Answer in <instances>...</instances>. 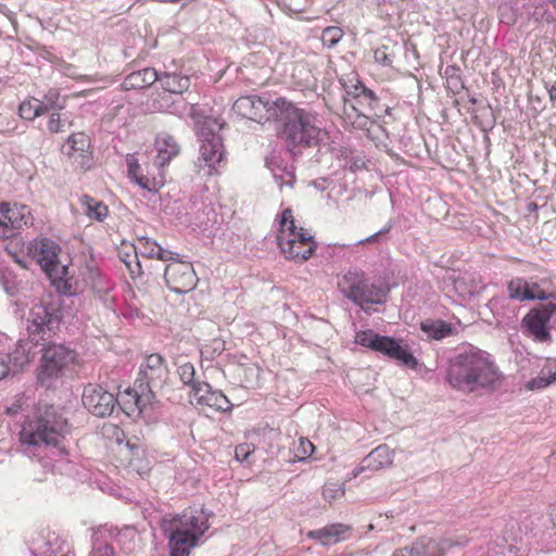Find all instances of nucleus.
I'll use <instances>...</instances> for the list:
<instances>
[{"label": "nucleus", "instance_id": "nucleus-39", "mask_svg": "<svg viewBox=\"0 0 556 556\" xmlns=\"http://www.w3.org/2000/svg\"><path fill=\"white\" fill-rule=\"evenodd\" d=\"M394 48L395 45H382L377 48L374 52L375 61L383 66H390L394 58Z\"/></svg>", "mask_w": 556, "mask_h": 556}, {"label": "nucleus", "instance_id": "nucleus-42", "mask_svg": "<svg viewBox=\"0 0 556 556\" xmlns=\"http://www.w3.org/2000/svg\"><path fill=\"white\" fill-rule=\"evenodd\" d=\"M343 495L344 489L337 483H327L323 489V497L328 502H332Z\"/></svg>", "mask_w": 556, "mask_h": 556}, {"label": "nucleus", "instance_id": "nucleus-10", "mask_svg": "<svg viewBox=\"0 0 556 556\" xmlns=\"http://www.w3.org/2000/svg\"><path fill=\"white\" fill-rule=\"evenodd\" d=\"M157 81L169 93L161 97L157 109L174 115H182L188 110V103L180 98L175 101L170 94H181L186 91L190 86V78L166 66L164 72L159 73Z\"/></svg>", "mask_w": 556, "mask_h": 556}, {"label": "nucleus", "instance_id": "nucleus-55", "mask_svg": "<svg viewBox=\"0 0 556 556\" xmlns=\"http://www.w3.org/2000/svg\"><path fill=\"white\" fill-rule=\"evenodd\" d=\"M530 291L532 292H539V293H545L538 283H530Z\"/></svg>", "mask_w": 556, "mask_h": 556}, {"label": "nucleus", "instance_id": "nucleus-43", "mask_svg": "<svg viewBox=\"0 0 556 556\" xmlns=\"http://www.w3.org/2000/svg\"><path fill=\"white\" fill-rule=\"evenodd\" d=\"M60 92L58 89H50L46 94L43 100L45 112L52 109H62L63 106L59 103Z\"/></svg>", "mask_w": 556, "mask_h": 556}, {"label": "nucleus", "instance_id": "nucleus-26", "mask_svg": "<svg viewBox=\"0 0 556 556\" xmlns=\"http://www.w3.org/2000/svg\"><path fill=\"white\" fill-rule=\"evenodd\" d=\"M509 298L518 301L555 299L553 293H539L530 291V283L522 278H515L508 283Z\"/></svg>", "mask_w": 556, "mask_h": 556}, {"label": "nucleus", "instance_id": "nucleus-1", "mask_svg": "<svg viewBox=\"0 0 556 556\" xmlns=\"http://www.w3.org/2000/svg\"><path fill=\"white\" fill-rule=\"evenodd\" d=\"M504 376L493 356L477 346L458 349L448 359L445 382L462 393H491L503 383Z\"/></svg>", "mask_w": 556, "mask_h": 556}, {"label": "nucleus", "instance_id": "nucleus-61", "mask_svg": "<svg viewBox=\"0 0 556 556\" xmlns=\"http://www.w3.org/2000/svg\"><path fill=\"white\" fill-rule=\"evenodd\" d=\"M552 1L554 2V5H555V8H556V0H552Z\"/></svg>", "mask_w": 556, "mask_h": 556}, {"label": "nucleus", "instance_id": "nucleus-54", "mask_svg": "<svg viewBox=\"0 0 556 556\" xmlns=\"http://www.w3.org/2000/svg\"><path fill=\"white\" fill-rule=\"evenodd\" d=\"M548 96L551 101H556V81L548 89Z\"/></svg>", "mask_w": 556, "mask_h": 556}, {"label": "nucleus", "instance_id": "nucleus-47", "mask_svg": "<svg viewBox=\"0 0 556 556\" xmlns=\"http://www.w3.org/2000/svg\"><path fill=\"white\" fill-rule=\"evenodd\" d=\"M390 229H391V226H388V227H386V228L375 232L374 235H371V236H369V237H367L365 239L359 240L356 244L357 245H362V244H365V243H375V242H377L379 240V238L381 236L387 235L390 231Z\"/></svg>", "mask_w": 556, "mask_h": 556}, {"label": "nucleus", "instance_id": "nucleus-5", "mask_svg": "<svg viewBox=\"0 0 556 556\" xmlns=\"http://www.w3.org/2000/svg\"><path fill=\"white\" fill-rule=\"evenodd\" d=\"M277 242L287 260L305 262L315 252L316 243L313 236L304 228H296L293 213L286 208L279 220Z\"/></svg>", "mask_w": 556, "mask_h": 556}, {"label": "nucleus", "instance_id": "nucleus-41", "mask_svg": "<svg viewBox=\"0 0 556 556\" xmlns=\"http://www.w3.org/2000/svg\"><path fill=\"white\" fill-rule=\"evenodd\" d=\"M368 88H366L361 81H356L355 84L346 85L344 84L345 96H343L342 101L344 102H354V100L359 97L362 93L366 92Z\"/></svg>", "mask_w": 556, "mask_h": 556}, {"label": "nucleus", "instance_id": "nucleus-8", "mask_svg": "<svg viewBox=\"0 0 556 556\" xmlns=\"http://www.w3.org/2000/svg\"><path fill=\"white\" fill-rule=\"evenodd\" d=\"M355 342L375 352H379L408 368L417 366V359L408 351L407 345L391 337L380 336L370 329L361 330L355 334Z\"/></svg>", "mask_w": 556, "mask_h": 556}, {"label": "nucleus", "instance_id": "nucleus-4", "mask_svg": "<svg viewBox=\"0 0 556 556\" xmlns=\"http://www.w3.org/2000/svg\"><path fill=\"white\" fill-rule=\"evenodd\" d=\"M66 431V420L58 415L53 406L39 409L38 414L24 422L20 441L28 456H38L40 450L56 446Z\"/></svg>", "mask_w": 556, "mask_h": 556}, {"label": "nucleus", "instance_id": "nucleus-49", "mask_svg": "<svg viewBox=\"0 0 556 556\" xmlns=\"http://www.w3.org/2000/svg\"><path fill=\"white\" fill-rule=\"evenodd\" d=\"M11 370L7 354H0V379L4 378Z\"/></svg>", "mask_w": 556, "mask_h": 556}, {"label": "nucleus", "instance_id": "nucleus-40", "mask_svg": "<svg viewBox=\"0 0 556 556\" xmlns=\"http://www.w3.org/2000/svg\"><path fill=\"white\" fill-rule=\"evenodd\" d=\"M354 103L361 109V111L372 112L375 105L378 103V99L370 89H367L366 92L362 93L354 100Z\"/></svg>", "mask_w": 556, "mask_h": 556}, {"label": "nucleus", "instance_id": "nucleus-57", "mask_svg": "<svg viewBox=\"0 0 556 556\" xmlns=\"http://www.w3.org/2000/svg\"><path fill=\"white\" fill-rule=\"evenodd\" d=\"M150 39H151V43H150L151 48H155L156 43H157L156 38L155 37H150Z\"/></svg>", "mask_w": 556, "mask_h": 556}, {"label": "nucleus", "instance_id": "nucleus-28", "mask_svg": "<svg viewBox=\"0 0 556 556\" xmlns=\"http://www.w3.org/2000/svg\"><path fill=\"white\" fill-rule=\"evenodd\" d=\"M159 78V72L154 68L146 67L143 70L132 72L126 76L123 86L125 89H143L154 84Z\"/></svg>", "mask_w": 556, "mask_h": 556}, {"label": "nucleus", "instance_id": "nucleus-25", "mask_svg": "<svg viewBox=\"0 0 556 556\" xmlns=\"http://www.w3.org/2000/svg\"><path fill=\"white\" fill-rule=\"evenodd\" d=\"M155 387L143 382L142 379H136L134 387L126 391V394L131 401L139 413H143L149 406L153 404L155 395L153 389Z\"/></svg>", "mask_w": 556, "mask_h": 556}, {"label": "nucleus", "instance_id": "nucleus-14", "mask_svg": "<svg viewBox=\"0 0 556 556\" xmlns=\"http://www.w3.org/2000/svg\"><path fill=\"white\" fill-rule=\"evenodd\" d=\"M75 358L76 353L62 344L48 345L43 349L38 379L46 384L48 379L58 377Z\"/></svg>", "mask_w": 556, "mask_h": 556}, {"label": "nucleus", "instance_id": "nucleus-21", "mask_svg": "<svg viewBox=\"0 0 556 556\" xmlns=\"http://www.w3.org/2000/svg\"><path fill=\"white\" fill-rule=\"evenodd\" d=\"M191 397L200 406H206L216 412H227L231 408V403L227 396L219 390H214L207 382L197 387Z\"/></svg>", "mask_w": 556, "mask_h": 556}, {"label": "nucleus", "instance_id": "nucleus-19", "mask_svg": "<svg viewBox=\"0 0 556 556\" xmlns=\"http://www.w3.org/2000/svg\"><path fill=\"white\" fill-rule=\"evenodd\" d=\"M90 139L85 132L71 135L62 148V152L74 165L85 167L90 161Z\"/></svg>", "mask_w": 556, "mask_h": 556}, {"label": "nucleus", "instance_id": "nucleus-36", "mask_svg": "<svg viewBox=\"0 0 556 556\" xmlns=\"http://www.w3.org/2000/svg\"><path fill=\"white\" fill-rule=\"evenodd\" d=\"M45 108L41 100L33 98L20 104L18 113L22 118L33 121L45 113Z\"/></svg>", "mask_w": 556, "mask_h": 556}, {"label": "nucleus", "instance_id": "nucleus-59", "mask_svg": "<svg viewBox=\"0 0 556 556\" xmlns=\"http://www.w3.org/2000/svg\"><path fill=\"white\" fill-rule=\"evenodd\" d=\"M17 408L18 407H10V408H8V410H9V413H15V412H17Z\"/></svg>", "mask_w": 556, "mask_h": 556}, {"label": "nucleus", "instance_id": "nucleus-2", "mask_svg": "<svg viewBox=\"0 0 556 556\" xmlns=\"http://www.w3.org/2000/svg\"><path fill=\"white\" fill-rule=\"evenodd\" d=\"M276 122L282 126V138L290 152L295 149L317 146L323 132L320 122L315 113L294 106L283 99Z\"/></svg>", "mask_w": 556, "mask_h": 556}, {"label": "nucleus", "instance_id": "nucleus-30", "mask_svg": "<svg viewBox=\"0 0 556 556\" xmlns=\"http://www.w3.org/2000/svg\"><path fill=\"white\" fill-rule=\"evenodd\" d=\"M128 177L136 182L140 188L147 191H157L159 182L155 178H150L144 175L142 167L139 165L135 157L127 159Z\"/></svg>", "mask_w": 556, "mask_h": 556}, {"label": "nucleus", "instance_id": "nucleus-31", "mask_svg": "<svg viewBox=\"0 0 556 556\" xmlns=\"http://www.w3.org/2000/svg\"><path fill=\"white\" fill-rule=\"evenodd\" d=\"M84 213L90 218L98 222H103L109 214L108 206L90 195H83L80 199Z\"/></svg>", "mask_w": 556, "mask_h": 556}, {"label": "nucleus", "instance_id": "nucleus-6", "mask_svg": "<svg viewBox=\"0 0 556 556\" xmlns=\"http://www.w3.org/2000/svg\"><path fill=\"white\" fill-rule=\"evenodd\" d=\"M28 254L40 265L53 285L58 288L60 283L66 285L68 268L62 261L61 248L55 241L48 238L34 240L28 245Z\"/></svg>", "mask_w": 556, "mask_h": 556}, {"label": "nucleus", "instance_id": "nucleus-23", "mask_svg": "<svg viewBox=\"0 0 556 556\" xmlns=\"http://www.w3.org/2000/svg\"><path fill=\"white\" fill-rule=\"evenodd\" d=\"M351 526L344 523H331L324 528L312 530L307 533V538L319 542L321 545L328 546L350 538Z\"/></svg>", "mask_w": 556, "mask_h": 556}, {"label": "nucleus", "instance_id": "nucleus-48", "mask_svg": "<svg viewBox=\"0 0 556 556\" xmlns=\"http://www.w3.org/2000/svg\"><path fill=\"white\" fill-rule=\"evenodd\" d=\"M92 556H114V551L109 544L101 543L93 548Z\"/></svg>", "mask_w": 556, "mask_h": 556}, {"label": "nucleus", "instance_id": "nucleus-50", "mask_svg": "<svg viewBox=\"0 0 556 556\" xmlns=\"http://www.w3.org/2000/svg\"><path fill=\"white\" fill-rule=\"evenodd\" d=\"M544 375L551 379L552 383L556 381V363H547L544 367Z\"/></svg>", "mask_w": 556, "mask_h": 556}, {"label": "nucleus", "instance_id": "nucleus-16", "mask_svg": "<svg viewBox=\"0 0 556 556\" xmlns=\"http://www.w3.org/2000/svg\"><path fill=\"white\" fill-rule=\"evenodd\" d=\"M84 406L94 416L106 417L116 405L115 395L99 384L89 383L85 387L81 397Z\"/></svg>", "mask_w": 556, "mask_h": 556}, {"label": "nucleus", "instance_id": "nucleus-24", "mask_svg": "<svg viewBox=\"0 0 556 556\" xmlns=\"http://www.w3.org/2000/svg\"><path fill=\"white\" fill-rule=\"evenodd\" d=\"M136 258L138 255L148 257V258H157L161 261L173 260L174 253L163 249L155 240L148 237H140L137 239L136 244L134 245ZM138 271H140L141 264L139 260L135 262Z\"/></svg>", "mask_w": 556, "mask_h": 556}, {"label": "nucleus", "instance_id": "nucleus-32", "mask_svg": "<svg viewBox=\"0 0 556 556\" xmlns=\"http://www.w3.org/2000/svg\"><path fill=\"white\" fill-rule=\"evenodd\" d=\"M31 553L34 556H53L61 552V543L55 534L48 535L46 539H38L33 542Z\"/></svg>", "mask_w": 556, "mask_h": 556}, {"label": "nucleus", "instance_id": "nucleus-18", "mask_svg": "<svg viewBox=\"0 0 556 556\" xmlns=\"http://www.w3.org/2000/svg\"><path fill=\"white\" fill-rule=\"evenodd\" d=\"M469 539L465 535L455 538H445L434 540L431 538H421L413 543V553L415 556H442L452 547L465 546Z\"/></svg>", "mask_w": 556, "mask_h": 556}, {"label": "nucleus", "instance_id": "nucleus-46", "mask_svg": "<svg viewBox=\"0 0 556 556\" xmlns=\"http://www.w3.org/2000/svg\"><path fill=\"white\" fill-rule=\"evenodd\" d=\"M314 450H315V447L311 441H308L305 438H300L299 447H298L299 454H296V456L300 459H304V458L311 456L313 454Z\"/></svg>", "mask_w": 556, "mask_h": 556}, {"label": "nucleus", "instance_id": "nucleus-35", "mask_svg": "<svg viewBox=\"0 0 556 556\" xmlns=\"http://www.w3.org/2000/svg\"><path fill=\"white\" fill-rule=\"evenodd\" d=\"M177 374L181 382L190 388V396L194 393V389L197 387L205 383L204 381H199L195 378V368L189 362L180 364L177 368Z\"/></svg>", "mask_w": 556, "mask_h": 556}, {"label": "nucleus", "instance_id": "nucleus-58", "mask_svg": "<svg viewBox=\"0 0 556 556\" xmlns=\"http://www.w3.org/2000/svg\"><path fill=\"white\" fill-rule=\"evenodd\" d=\"M125 264H126V266L128 267V269L130 270V273H132V274H134V273H135V269L132 268L131 263H130V262H128V261H125Z\"/></svg>", "mask_w": 556, "mask_h": 556}, {"label": "nucleus", "instance_id": "nucleus-7", "mask_svg": "<svg viewBox=\"0 0 556 556\" xmlns=\"http://www.w3.org/2000/svg\"><path fill=\"white\" fill-rule=\"evenodd\" d=\"M342 294L367 311V305L380 304L384 301L387 291L379 283H369L363 271H348L338 281Z\"/></svg>", "mask_w": 556, "mask_h": 556}, {"label": "nucleus", "instance_id": "nucleus-12", "mask_svg": "<svg viewBox=\"0 0 556 556\" xmlns=\"http://www.w3.org/2000/svg\"><path fill=\"white\" fill-rule=\"evenodd\" d=\"M283 98L269 100L266 97L247 96L239 98L232 105L238 115L258 123L275 121Z\"/></svg>", "mask_w": 556, "mask_h": 556}, {"label": "nucleus", "instance_id": "nucleus-44", "mask_svg": "<svg viewBox=\"0 0 556 556\" xmlns=\"http://www.w3.org/2000/svg\"><path fill=\"white\" fill-rule=\"evenodd\" d=\"M552 383L551 379L547 377V375H544V368L541 369L539 376L536 378L531 379L527 383V388L529 390H539L546 388Z\"/></svg>", "mask_w": 556, "mask_h": 556}, {"label": "nucleus", "instance_id": "nucleus-51", "mask_svg": "<svg viewBox=\"0 0 556 556\" xmlns=\"http://www.w3.org/2000/svg\"><path fill=\"white\" fill-rule=\"evenodd\" d=\"M413 546L396 549L392 556H415Z\"/></svg>", "mask_w": 556, "mask_h": 556}, {"label": "nucleus", "instance_id": "nucleus-52", "mask_svg": "<svg viewBox=\"0 0 556 556\" xmlns=\"http://www.w3.org/2000/svg\"><path fill=\"white\" fill-rule=\"evenodd\" d=\"M340 37H331L328 41L324 40V37H321V41L324 46H327L328 48L334 47L339 42Z\"/></svg>", "mask_w": 556, "mask_h": 556}, {"label": "nucleus", "instance_id": "nucleus-45", "mask_svg": "<svg viewBox=\"0 0 556 556\" xmlns=\"http://www.w3.org/2000/svg\"><path fill=\"white\" fill-rule=\"evenodd\" d=\"M254 452V446L249 443H242L235 448V458L238 462H244L249 459V456Z\"/></svg>", "mask_w": 556, "mask_h": 556}, {"label": "nucleus", "instance_id": "nucleus-17", "mask_svg": "<svg viewBox=\"0 0 556 556\" xmlns=\"http://www.w3.org/2000/svg\"><path fill=\"white\" fill-rule=\"evenodd\" d=\"M31 224L33 216L28 206L8 203L0 205V237H11L14 230Z\"/></svg>", "mask_w": 556, "mask_h": 556}, {"label": "nucleus", "instance_id": "nucleus-11", "mask_svg": "<svg viewBox=\"0 0 556 556\" xmlns=\"http://www.w3.org/2000/svg\"><path fill=\"white\" fill-rule=\"evenodd\" d=\"M61 316L59 307L53 303L35 304L28 315L27 330L30 341L36 345L40 341H47L50 332L59 326Z\"/></svg>", "mask_w": 556, "mask_h": 556}, {"label": "nucleus", "instance_id": "nucleus-37", "mask_svg": "<svg viewBox=\"0 0 556 556\" xmlns=\"http://www.w3.org/2000/svg\"><path fill=\"white\" fill-rule=\"evenodd\" d=\"M72 126V121L65 114L53 112L49 115L47 129L50 134L65 132Z\"/></svg>", "mask_w": 556, "mask_h": 556}, {"label": "nucleus", "instance_id": "nucleus-15", "mask_svg": "<svg viewBox=\"0 0 556 556\" xmlns=\"http://www.w3.org/2000/svg\"><path fill=\"white\" fill-rule=\"evenodd\" d=\"M164 278L167 287L178 294L192 291L198 283L192 264L182 261L169 263L165 268Z\"/></svg>", "mask_w": 556, "mask_h": 556}, {"label": "nucleus", "instance_id": "nucleus-22", "mask_svg": "<svg viewBox=\"0 0 556 556\" xmlns=\"http://www.w3.org/2000/svg\"><path fill=\"white\" fill-rule=\"evenodd\" d=\"M393 463V452L387 445H379L363 458L359 466L353 470V477L369 470L377 471L391 466Z\"/></svg>", "mask_w": 556, "mask_h": 556}, {"label": "nucleus", "instance_id": "nucleus-33", "mask_svg": "<svg viewBox=\"0 0 556 556\" xmlns=\"http://www.w3.org/2000/svg\"><path fill=\"white\" fill-rule=\"evenodd\" d=\"M11 370L23 368L30 362V343L27 341H18L15 350L7 355Z\"/></svg>", "mask_w": 556, "mask_h": 556}, {"label": "nucleus", "instance_id": "nucleus-20", "mask_svg": "<svg viewBox=\"0 0 556 556\" xmlns=\"http://www.w3.org/2000/svg\"><path fill=\"white\" fill-rule=\"evenodd\" d=\"M167 376L168 371L163 357L160 354H151L146 357L140 366L139 377L137 379H142L143 382L154 387H162Z\"/></svg>", "mask_w": 556, "mask_h": 556}, {"label": "nucleus", "instance_id": "nucleus-53", "mask_svg": "<svg viewBox=\"0 0 556 556\" xmlns=\"http://www.w3.org/2000/svg\"><path fill=\"white\" fill-rule=\"evenodd\" d=\"M481 289L482 287L480 285L473 283L467 291H465V293L468 295H473L478 293Z\"/></svg>", "mask_w": 556, "mask_h": 556}, {"label": "nucleus", "instance_id": "nucleus-13", "mask_svg": "<svg viewBox=\"0 0 556 556\" xmlns=\"http://www.w3.org/2000/svg\"><path fill=\"white\" fill-rule=\"evenodd\" d=\"M546 301V303L539 304L531 308L521 323L525 331L532 337L534 341L541 343L552 341L548 324L556 315V298Z\"/></svg>", "mask_w": 556, "mask_h": 556}, {"label": "nucleus", "instance_id": "nucleus-34", "mask_svg": "<svg viewBox=\"0 0 556 556\" xmlns=\"http://www.w3.org/2000/svg\"><path fill=\"white\" fill-rule=\"evenodd\" d=\"M420 327L429 338L434 340H441L452 333L451 325L442 320H426Z\"/></svg>", "mask_w": 556, "mask_h": 556}, {"label": "nucleus", "instance_id": "nucleus-29", "mask_svg": "<svg viewBox=\"0 0 556 556\" xmlns=\"http://www.w3.org/2000/svg\"><path fill=\"white\" fill-rule=\"evenodd\" d=\"M341 111L345 124L351 125L356 129H368V126L370 125V119L368 117L369 112L361 111L353 101L344 102Z\"/></svg>", "mask_w": 556, "mask_h": 556}, {"label": "nucleus", "instance_id": "nucleus-56", "mask_svg": "<svg viewBox=\"0 0 556 556\" xmlns=\"http://www.w3.org/2000/svg\"><path fill=\"white\" fill-rule=\"evenodd\" d=\"M464 283H465L464 278L457 279L455 281V289L460 291Z\"/></svg>", "mask_w": 556, "mask_h": 556}, {"label": "nucleus", "instance_id": "nucleus-9", "mask_svg": "<svg viewBox=\"0 0 556 556\" xmlns=\"http://www.w3.org/2000/svg\"><path fill=\"white\" fill-rule=\"evenodd\" d=\"M223 124L216 118L207 117L200 130L201 146L200 156L198 159L200 166H206L211 170H216L224 162L225 150L220 136Z\"/></svg>", "mask_w": 556, "mask_h": 556}, {"label": "nucleus", "instance_id": "nucleus-38", "mask_svg": "<svg viewBox=\"0 0 556 556\" xmlns=\"http://www.w3.org/2000/svg\"><path fill=\"white\" fill-rule=\"evenodd\" d=\"M488 556H518V549L514 545H508L505 539H501L489 545Z\"/></svg>", "mask_w": 556, "mask_h": 556}, {"label": "nucleus", "instance_id": "nucleus-60", "mask_svg": "<svg viewBox=\"0 0 556 556\" xmlns=\"http://www.w3.org/2000/svg\"><path fill=\"white\" fill-rule=\"evenodd\" d=\"M249 370H250L251 372H255L256 375H257V372H258V369H257V368H254V367L249 368Z\"/></svg>", "mask_w": 556, "mask_h": 556}, {"label": "nucleus", "instance_id": "nucleus-3", "mask_svg": "<svg viewBox=\"0 0 556 556\" xmlns=\"http://www.w3.org/2000/svg\"><path fill=\"white\" fill-rule=\"evenodd\" d=\"M213 513L201 507L185 510L181 515L164 520L163 529L168 535L170 556H189L200 539L210 528Z\"/></svg>", "mask_w": 556, "mask_h": 556}, {"label": "nucleus", "instance_id": "nucleus-27", "mask_svg": "<svg viewBox=\"0 0 556 556\" xmlns=\"http://www.w3.org/2000/svg\"><path fill=\"white\" fill-rule=\"evenodd\" d=\"M155 149L157 151L156 164L165 166L169 161L178 155L180 147L175 138L166 132H162L155 140Z\"/></svg>", "mask_w": 556, "mask_h": 556}]
</instances>
